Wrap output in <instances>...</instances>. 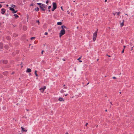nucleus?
<instances>
[{"label":"nucleus","mask_w":134,"mask_h":134,"mask_svg":"<svg viewBox=\"0 0 134 134\" xmlns=\"http://www.w3.org/2000/svg\"><path fill=\"white\" fill-rule=\"evenodd\" d=\"M98 30H97V31H96L95 33H94L93 35V41H94L96 40L97 36V31Z\"/></svg>","instance_id":"nucleus-1"},{"label":"nucleus","mask_w":134,"mask_h":134,"mask_svg":"<svg viewBox=\"0 0 134 134\" xmlns=\"http://www.w3.org/2000/svg\"><path fill=\"white\" fill-rule=\"evenodd\" d=\"M65 33V30L64 29H62L60 33H59V37H60L64 35Z\"/></svg>","instance_id":"nucleus-2"},{"label":"nucleus","mask_w":134,"mask_h":134,"mask_svg":"<svg viewBox=\"0 0 134 134\" xmlns=\"http://www.w3.org/2000/svg\"><path fill=\"white\" fill-rule=\"evenodd\" d=\"M40 9L42 11H44L45 9V4H42V5H40Z\"/></svg>","instance_id":"nucleus-3"},{"label":"nucleus","mask_w":134,"mask_h":134,"mask_svg":"<svg viewBox=\"0 0 134 134\" xmlns=\"http://www.w3.org/2000/svg\"><path fill=\"white\" fill-rule=\"evenodd\" d=\"M9 9L12 11V12L13 13H16L17 12V10L15 11L14 8L12 7H10Z\"/></svg>","instance_id":"nucleus-4"},{"label":"nucleus","mask_w":134,"mask_h":134,"mask_svg":"<svg viewBox=\"0 0 134 134\" xmlns=\"http://www.w3.org/2000/svg\"><path fill=\"white\" fill-rule=\"evenodd\" d=\"M46 88V87L44 86L43 87V88H40V90L41 91V92H43L44 91V90Z\"/></svg>","instance_id":"nucleus-5"},{"label":"nucleus","mask_w":134,"mask_h":134,"mask_svg":"<svg viewBox=\"0 0 134 134\" xmlns=\"http://www.w3.org/2000/svg\"><path fill=\"white\" fill-rule=\"evenodd\" d=\"M0 62H2V63L4 64H7L8 62V61L7 60H1Z\"/></svg>","instance_id":"nucleus-6"},{"label":"nucleus","mask_w":134,"mask_h":134,"mask_svg":"<svg viewBox=\"0 0 134 134\" xmlns=\"http://www.w3.org/2000/svg\"><path fill=\"white\" fill-rule=\"evenodd\" d=\"M53 7L54 8H57V5L56 3L55 2H53Z\"/></svg>","instance_id":"nucleus-7"},{"label":"nucleus","mask_w":134,"mask_h":134,"mask_svg":"<svg viewBox=\"0 0 134 134\" xmlns=\"http://www.w3.org/2000/svg\"><path fill=\"white\" fill-rule=\"evenodd\" d=\"M5 10L4 8H2L1 9V13L2 14H4L5 12Z\"/></svg>","instance_id":"nucleus-8"},{"label":"nucleus","mask_w":134,"mask_h":134,"mask_svg":"<svg viewBox=\"0 0 134 134\" xmlns=\"http://www.w3.org/2000/svg\"><path fill=\"white\" fill-rule=\"evenodd\" d=\"M8 71H5L3 72V74L4 76H6L8 74Z\"/></svg>","instance_id":"nucleus-9"},{"label":"nucleus","mask_w":134,"mask_h":134,"mask_svg":"<svg viewBox=\"0 0 134 134\" xmlns=\"http://www.w3.org/2000/svg\"><path fill=\"white\" fill-rule=\"evenodd\" d=\"M22 130L23 132H26L27 130L25 129L24 128H23V127H21Z\"/></svg>","instance_id":"nucleus-10"},{"label":"nucleus","mask_w":134,"mask_h":134,"mask_svg":"<svg viewBox=\"0 0 134 134\" xmlns=\"http://www.w3.org/2000/svg\"><path fill=\"white\" fill-rule=\"evenodd\" d=\"M3 43H0V48L1 49H2L3 48Z\"/></svg>","instance_id":"nucleus-11"},{"label":"nucleus","mask_w":134,"mask_h":134,"mask_svg":"<svg viewBox=\"0 0 134 134\" xmlns=\"http://www.w3.org/2000/svg\"><path fill=\"white\" fill-rule=\"evenodd\" d=\"M26 72H31V70L30 68H27V70L26 71Z\"/></svg>","instance_id":"nucleus-12"},{"label":"nucleus","mask_w":134,"mask_h":134,"mask_svg":"<svg viewBox=\"0 0 134 134\" xmlns=\"http://www.w3.org/2000/svg\"><path fill=\"white\" fill-rule=\"evenodd\" d=\"M27 29V27L25 26H24L23 27V29L24 31H26Z\"/></svg>","instance_id":"nucleus-13"},{"label":"nucleus","mask_w":134,"mask_h":134,"mask_svg":"<svg viewBox=\"0 0 134 134\" xmlns=\"http://www.w3.org/2000/svg\"><path fill=\"white\" fill-rule=\"evenodd\" d=\"M6 38L8 40H10L11 39V37L9 36H7Z\"/></svg>","instance_id":"nucleus-14"},{"label":"nucleus","mask_w":134,"mask_h":134,"mask_svg":"<svg viewBox=\"0 0 134 134\" xmlns=\"http://www.w3.org/2000/svg\"><path fill=\"white\" fill-rule=\"evenodd\" d=\"M124 20H123L122 22L120 23V26L121 27H122L124 25Z\"/></svg>","instance_id":"nucleus-15"},{"label":"nucleus","mask_w":134,"mask_h":134,"mask_svg":"<svg viewBox=\"0 0 134 134\" xmlns=\"http://www.w3.org/2000/svg\"><path fill=\"white\" fill-rule=\"evenodd\" d=\"M61 28L62 29H64V28L67 29H68L67 27L64 25H62L61 26Z\"/></svg>","instance_id":"nucleus-16"},{"label":"nucleus","mask_w":134,"mask_h":134,"mask_svg":"<svg viewBox=\"0 0 134 134\" xmlns=\"http://www.w3.org/2000/svg\"><path fill=\"white\" fill-rule=\"evenodd\" d=\"M59 100L60 101H64V100L61 97H60V98H59Z\"/></svg>","instance_id":"nucleus-17"},{"label":"nucleus","mask_w":134,"mask_h":134,"mask_svg":"<svg viewBox=\"0 0 134 134\" xmlns=\"http://www.w3.org/2000/svg\"><path fill=\"white\" fill-rule=\"evenodd\" d=\"M4 48L7 49H8L9 48V47L8 45H5L4 46Z\"/></svg>","instance_id":"nucleus-18"},{"label":"nucleus","mask_w":134,"mask_h":134,"mask_svg":"<svg viewBox=\"0 0 134 134\" xmlns=\"http://www.w3.org/2000/svg\"><path fill=\"white\" fill-rule=\"evenodd\" d=\"M62 23L61 22H59L57 23V24L58 25H62Z\"/></svg>","instance_id":"nucleus-19"},{"label":"nucleus","mask_w":134,"mask_h":134,"mask_svg":"<svg viewBox=\"0 0 134 134\" xmlns=\"http://www.w3.org/2000/svg\"><path fill=\"white\" fill-rule=\"evenodd\" d=\"M18 34H15V33L13 35V36L14 37H16L17 36H18Z\"/></svg>","instance_id":"nucleus-20"},{"label":"nucleus","mask_w":134,"mask_h":134,"mask_svg":"<svg viewBox=\"0 0 134 134\" xmlns=\"http://www.w3.org/2000/svg\"><path fill=\"white\" fill-rule=\"evenodd\" d=\"M14 16H15V18L16 19H17L19 17V16L16 14H14Z\"/></svg>","instance_id":"nucleus-21"},{"label":"nucleus","mask_w":134,"mask_h":134,"mask_svg":"<svg viewBox=\"0 0 134 134\" xmlns=\"http://www.w3.org/2000/svg\"><path fill=\"white\" fill-rule=\"evenodd\" d=\"M39 8L38 7H37L35 9V10L37 12L39 10Z\"/></svg>","instance_id":"nucleus-22"},{"label":"nucleus","mask_w":134,"mask_h":134,"mask_svg":"<svg viewBox=\"0 0 134 134\" xmlns=\"http://www.w3.org/2000/svg\"><path fill=\"white\" fill-rule=\"evenodd\" d=\"M37 71L36 70H35V74L36 76L37 77V76H38V75L37 74Z\"/></svg>","instance_id":"nucleus-23"},{"label":"nucleus","mask_w":134,"mask_h":134,"mask_svg":"<svg viewBox=\"0 0 134 134\" xmlns=\"http://www.w3.org/2000/svg\"><path fill=\"white\" fill-rule=\"evenodd\" d=\"M37 5H40H40H42V4H42L40 3H37Z\"/></svg>","instance_id":"nucleus-24"},{"label":"nucleus","mask_w":134,"mask_h":134,"mask_svg":"<svg viewBox=\"0 0 134 134\" xmlns=\"http://www.w3.org/2000/svg\"><path fill=\"white\" fill-rule=\"evenodd\" d=\"M64 91L63 90H61L60 91V92L62 93H63Z\"/></svg>","instance_id":"nucleus-25"},{"label":"nucleus","mask_w":134,"mask_h":134,"mask_svg":"<svg viewBox=\"0 0 134 134\" xmlns=\"http://www.w3.org/2000/svg\"><path fill=\"white\" fill-rule=\"evenodd\" d=\"M117 13V15L119 16V14H120L121 12H118L116 13Z\"/></svg>","instance_id":"nucleus-26"},{"label":"nucleus","mask_w":134,"mask_h":134,"mask_svg":"<svg viewBox=\"0 0 134 134\" xmlns=\"http://www.w3.org/2000/svg\"><path fill=\"white\" fill-rule=\"evenodd\" d=\"M35 37H31V40H33V39H35Z\"/></svg>","instance_id":"nucleus-27"},{"label":"nucleus","mask_w":134,"mask_h":134,"mask_svg":"<svg viewBox=\"0 0 134 134\" xmlns=\"http://www.w3.org/2000/svg\"><path fill=\"white\" fill-rule=\"evenodd\" d=\"M56 9V8L53 7V8L52 9V11H53Z\"/></svg>","instance_id":"nucleus-28"},{"label":"nucleus","mask_w":134,"mask_h":134,"mask_svg":"<svg viewBox=\"0 0 134 134\" xmlns=\"http://www.w3.org/2000/svg\"><path fill=\"white\" fill-rule=\"evenodd\" d=\"M11 6L13 8H14L15 7V5H14L12 4L11 5Z\"/></svg>","instance_id":"nucleus-29"},{"label":"nucleus","mask_w":134,"mask_h":134,"mask_svg":"<svg viewBox=\"0 0 134 134\" xmlns=\"http://www.w3.org/2000/svg\"><path fill=\"white\" fill-rule=\"evenodd\" d=\"M3 75L1 74H0V78H3Z\"/></svg>","instance_id":"nucleus-30"},{"label":"nucleus","mask_w":134,"mask_h":134,"mask_svg":"<svg viewBox=\"0 0 134 134\" xmlns=\"http://www.w3.org/2000/svg\"><path fill=\"white\" fill-rule=\"evenodd\" d=\"M130 45L131 46H133V45L132 43H130Z\"/></svg>","instance_id":"nucleus-31"},{"label":"nucleus","mask_w":134,"mask_h":134,"mask_svg":"<svg viewBox=\"0 0 134 134\" xmlns=\"http://www.w3.org/2000/svg\"><path fill=\"white\" fill-rule=\"evenodd\" d=\"M34 5V3H32L30 5V6H33Z\"/></svg>","instance_id":"nucleus-32"},{"label":"nucleus","mask_w":134,"mask_h":134,"mask_svg":"<svg viewBox=\"0 0 134 134\" xmlns=\"http://www.w3.org/2000/svg\"><path fill=\"white\" fill-rule=\"evenodd\" d=\"M133 47H134V46H133L131 47V51H132V50H133Z\"/></svg>","instance_id":"nucleus-33"},{"label":"nucleus","mask_w":134,"mask_h":134,"mask_svg":"<svg viewBox=\"0 0 134 134\" xmlns=\"http://www.w3.org/2000/svg\"><path fill=\"white\" fill-rule=\"evenodd\" d=\"M124 49H123L122 50V51L121 52V53H124Z\"/></svg>","instance_id":"nucleus-34"},{"label":"nucleus","mask_w":134,"mask_h":134,"mask_svg":"<svg viewBox=\"0 0 134 134\" xmlns=\"http://www.w3.org/2000/svg\"><path fill=\"white\" fill-rule=\"evenodd\" d=\"M51 8V6H48V9H50Z\"/></svg>","instance_id":"nucleus-35"},{"label":"nucleus","mask_w":134,"mask_h":134,"mask_svg":"<svg viewBox=\"0 0 134 134\" xmlns=\"http://www.w3.org/2000/svg\"><path fill=\"white\" fill-rule=\"evenodd\" d=\"M48 34V33L47 32H46L44 33V35H47Z\"/></svg>","instance_id":"nucleus-36"},{"label":"nucleus","mask_w":134,"mask_h":134,"mask_svg":"<svg viewBox=\"0 0 134 134\" xmlns=\"http://www.w3.org/2000/svg\"><path fill=\"white\" fill-rule=\"evenodd\" d=\"M48 0H47V1H46V4H48Z\"/></svg>","instance_id":"nucleus-37"},{"label":"nucleus","mask_w":134,"mask_h":134,"mask_svg":"<svg viewBox=\"0 0 134 134\" xmlns=\"http://www.w3.org/2000/svg\"><path fill=\"white\" fill-rule=\"evenodd\" d=\"M117 13L116 12H115V13H113V14L114 15H115Z\"/></svg>","instance_id":"nucleus-38"},{"label":"nucleus","mask_w":134,"mask_h":134,"mask_svg":"<svg viewBox=\"0 0 134 134\" xmlns=\"http://www.w3.org/2000/svg\"><path fill=\"white\" fill-rule=\"evenodd\" d=\"M81 59V57H79V58H78L77 59L78 60H79L80 59Z\"/></svg>","instance_id":"nucleus-39"},{"label":"nucleus","mask_w":134,"mask_h":134,"mask_svg":"<svg viewBox=\"0 0 134 134\" xmlns=\"http://www.w3.org/2000/svg\"><path fill=\"white\" fill-rule=\"evenodd\" d=\"M88 125V124L87 123H86L85 124V125L86 126H87Z\"/></svg>","instance_id":"nucleus-40"},{"label":"nucleus","mask_w":134,"mask_h":134,"mask_svg":"<svg viewBox=\"0 0 134 134\" xmlns=\"http://www.w3.org/2000/svg\"><path fill=\"white\" fill-rule=\"evenodd\" d=\"M36 23H39V21L38 20H37L36 21Z\"/></svg>","instance_id":"nucleus-41"},{"label":"nucleus","mask_w":134,"mask_h":134,"mask_svg":"<svg viewBox=\"0 0 134 134\" xmlns=\"http://www.w3.org/2000/svg\"><path fill=\"white\" fill-rule=\"evenodd\" d=\"M61 8L63 11H64L63 8L62 7H61Z\"/></svg>","instance_id":"nucleus-42"},{"label":"nucleus","mask_w":134,"mask_h":134,"mask_svg":"<svg viewBox=\"0 0 134 134\" xmlns=\"http://www.w3.org/2000/svg\"><path fill=\"white\" fill-rule=\"evenodd\" d=\"M113 78L114 79H116V78L115 77H113Z\"/></svg>","instance_id":"nucleus-43"},{"label":"nucleus","mask_w":134,"mask_h":134,"mask_svg":"<svg viewBox=\"0 0 134 134\" xmlns=\"http://www.w3.org/2000/svg\"><path fill=\"white\" fill-rule=\"evenodd\" d=\"M15 73V72H13L11 74L12 75H13V74H14Z\"/></svg>","instance_id":"nucleus-44"},{"label":"nucleus","mask_w":134,"mask_h":134,"mask_svg":"<svg viewBox=\"0 0 134 134\" xmlns=\"http://www.w3.org/2000/svg\"><path fill=\"white\" fill-rule=\"evenodd\" d=\"M43 52H44V51L43 50L42 51V52H41L42 54H43Z\"/></svg>","instance_id":"nucleus-45"},{"label":"nucleus","mask_w":134,"mask_h":134,"mask_svg":"<svg viewBox=\"0 0 134 134\" xmlns=\"http://www.w3.org/2000/svg\"><path fill=\"white\" fill-rule=\"evenodd\" d=\"M107 55V56H108L109 57H110V56L109 55H108V54H107V55Z\"/></svg>","instance_id":"nucleus-46"},{"label":"nucleus","mask_w":134,"mask_h":134,"mask_svg":"<svg viewBox=\"0 0 134 134\" xmlns=\"http://www.w3.org/2000/svg\"><path fill=\"white\" fill-rule=\"evenodd\" d=\"M2 7V5L0 4V8H1Z\"/></svg>","instance_id":"nucleus-47"},{"label":"nucleus","mask_w":134,"mask_h":134,"mask_svg":"<svg viewBox=\"0 0 134 134\" xmlns=\"http://www.w3.org/2000/svg\"><path fill=\"white\" fill-rule=\"evenodd\" d=\"M124 47V49H125V48L126 47V46H123Z\"/></svg>","instance_id":"nucleus-48"},{"label":"nucleus","mask_w":134,"mask_h":134,"mask_svg":"<svg viewBox=\"0 0 134 134\" xmlns=\"http://www.w3.org/2000/svg\"><path fill=\"white\" fill-rule=\"evenodd\" d=\"M79 62H82V60H80L79 61Z\"/></svg>","instance_id":"nucleus-49"},{"label":"nucleus","mask_w":134,"mask_h":134,"mask_svg":"<svg viewBox=\"0 0 134 134\" xmlns=\"http://www.w3.org/2000/svg\"><path fill=\"white\" fill-rule=\"evenodd\" d=\"M89 82H88V83H87V84L86 86L87 85H88L89 84Z\"/></svg>","instance_id":"nucleus-50"},{"label":"nucleus","mask_w":134,"mask_h":134,"mask_svg":"<svg viewBox=\"0 0 134 134\" xmlns=\"http://www.w3.org/2000/svg\"><path fill=\"white\" fill-rule=\"evenodd\" d=\"M67 88V87H65L64 88H65L66 89Z\"/></svg>","instance_id":"nucleus-51"},{"label":"nucleus","mask_w":134,"mask_h":134,"mask_svg":"<svg viewBox=\"0 0 134 134\" xmlns=\"http://www.w3.org/2000/svg\"><path fill=\"white\" fill-rule=\"evenodd\" d=\"M65 134H69L68 132H66Z\"/></svg>","instance_id":"nucleus-52"},{"label":"nucleus","mask_w":134,"mask_h":134,"mask_svg":"<svg viewBox=\"0 0 134 134\" xmlns=\"http://www.w3.org/2000/svg\"><path fill=\"white\" fill-rule=\"evenodd\" d=\"M6 6H7V7H8V4H7V5H6Z\"/></svg>","instance_id":"nucleus-53"},{"label":"nucleus","mask_w":134,"mask_h":134,"mask_svg":"<svg viewBox=\"0 0 134 134\" xmlns=\"http://www.w3.org/2000/svg\"><path fill=\"white\" fill-rule=\"evenodd\" d=\"M125 15H127V16H128V15L127 14H125Z\"/></svg>","instance_id":"nucleus-54"},{"label":"nucleus","mask_w":134,"mask_h":134,"mask_svg":"<svg viewBox=\"0 0 134 134\" xmlns=\"http://www.w3.org/2000/svg\"><path fill=\"white\" fill-rule=\"evenodd\" d=\"M63 60L64 61H65V59H63Z\"/></svg>","instance_id":"nucleus-55"},{"label":"nucleus","mask_w":134,"mask_h":134,"mask_svg":"<svg viewBox=\"0 0 134 134\" xmlns=\"http://www.w3.org/2000/svg\"><path fill=\"white\" fill-rule=\"evenodd\" d=\"M107 111V109H106V110H105V111L106 112Z\"/></svg>","instance_id":"nucleus-56"},{"label":"nucleus","mask_w":134,"mask_h":134,"mask_svg":"<svg viewBox=\"0 0 134 134\" xmlns=\"http://www.w3.org/2000/svg\"><path fill=\"white\" fill-rule=\"evenodd\" d=\"M107 1V0H105V2H106Z\"/></svg>","instance_id":"nucleus-57"},{"label":"nucleus","mask_w":134,"mask_h":134,"mask_svg":"<svg viewBox=\"0 0 134 134\" xmlns=\"http://www.w3.org/2000/svg\"><path fill=\"white\" fill-rule=\"evenodd\" d=\"M50 11H51V10H48V11H49V12H50Z\"/></svg>","instance_id":"nucleus-58"},{"label":"nucleus","mask_w":134,"mask_h":134,"mask_svg":"<svg viewBox=\"0 0 134 134\" xmlns=\"http://www.w3.org/2000/svg\"><path fill=\"white\" fill-rule=\"evenodd\" d=\"M67 94H66L65 95V96H67Z\"/></svg>","instance_id":"nucleus-59"},{"label":"nucleus","mask_w":134,"mask_h":134,"mask_svg":"<svg viewBox=\"0 0 134 134\" xmlns=\"http://www.w3.org/2000/svg\"><path fill=\"white\" fill-rule=\"evenodd\" d=\"M119 93H120V94H121V92H119Z\"/></svg>","instance_id":"nucleus-60"},{"label":"nucleus","mask_w":134,"mask_h":134,"mask_svg":"<svg viewBox=\"0 0 134 134\" xmlns=\"http://www.w3.org/2000/svg\"><path fill=\"white\" fill-rule=\"evenodd\" d=\"M23 67V65H21V68H22Z\"/></svg>","instance_id":"nucleus-61"},{"label":"nucleus","mask_w":134,"mask_h":134,"mask_svg":"<svg viewBox=\"0 0 134 134\" xmlns=\"http://www.w3.org/2000/svg\"><path fill=\"white\" fill-rule=\"evenodd\" d=\"M27 111H28L29 110L28 109H26V110Z\"/></svg>","instance_id":"nucleus-62"},{"label":"nucleus","mask_w":134,"mask_h":134,"mask_svg":"<svg viewBox=\"0 0 134 134\" xmlns=\"http://www.w3.org/2000/svg\"><path fill=\"white\" fill-rule=\"evenodd\" d=\"M30 45H31V44H29V46H30Z\"/></svg>","instance_id":"nucleus-63"},{"label":"nucleus","mask_w":134,"mask_h":134,"mask_svg":"<svg viewBox=\"0 0 134 134\" xmlns=\"http://www.w3.org/2000/svg\"><path fill=\"white\" fill-rule=\"evenodd\" d=\"M22 62H21V63L20 64L21 65L22 64Z\"/></svg>","instance_id":"nucleus-64"}]
</instances>
